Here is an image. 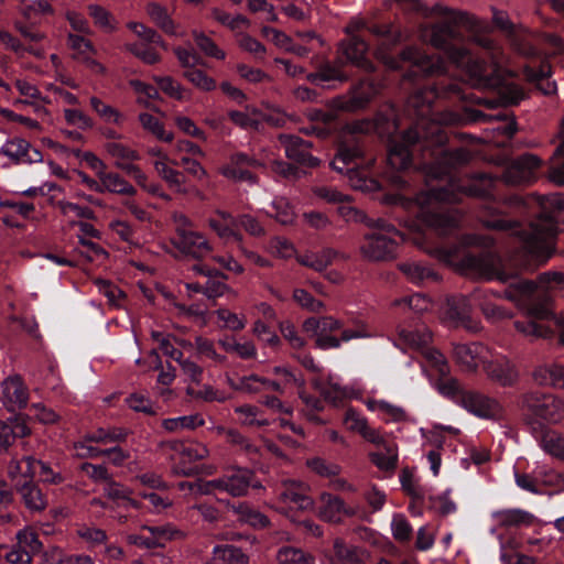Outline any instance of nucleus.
<instances>
[{
	"label": "nucleus",
	"instance_id": "nucleus-32",
	"mask_svg": "<svg viewBox=\"0 0 564 564\" xmlns=\"http://www.w3.org/2000/svg\"><path fill=\"white\" fill-rule=\"evenodd\" d=\"M557 138L560 142L551 158L547 177L555 185L564 186V117L561 120Z\"/></svg>",
	"mask_w": 564,
	"mask_h": 564
},
{
	"label": "nucleus",
	"instance_id": "nucleus-2",
	"mask_svg": "<svg viewBox=\"0 0 564 564\" xmlns=\"http://www.w3.org/2000/svg\"><path fill=\"white\" fill-rule=\"evenodd\" d=\"M532 200L540 208L538 217L530 224L529 229L517 231L524 253L534 263H523L525 269L535 270L545 265L556 252L557 221L554 213L564 210V194L532 195Z\"/></svg>",
	"mask_w": 564,
	"mask_h": 564
},
{
	"label": "nucleus",
	"instance_id": "nucleus-54",
	"mask_svg": "<svg viewBox=\"0 0 564 564\" xmlns=\"http://www.w3.org/2000/svg\"><path fill=\"white\" fill-rule=\"evenodd\" d=\"M138 118L142 128L152 133L159 140L165 142H171L173 140V132L166 131L164 129V124L154 116L148 112H141Z\"/></svg>",
	"mask_w": 564,
	"mask_h": 564
},
{
	"label": "nucleus",
	"instance_id": "nucleus-50",
	"mask_svg": "<svg viewBox=\"0 0 564 564\" xmlns=\"http://www.w3.org/2000/svg\"><path fill=\"white\" fill-rule=\"evenodd\" d=\"M205 420L198 413L183 415L177 417L164 419L162 421V427L167 432H180L183 430H195L198 426H203Z\"/></svg>",
	"mask_w": 564,
	"mask_h": 564
},
{
	"label": "nucleus",
	"instance_id": "nucleus-23",
	"mask_svg": "<svg viewBox=\"0 0 564 564\" xmlns=\"http://www.w3.org/2000/svg\"><path fill=\"white\" fill-rule=\"evenodd\" d=\"M0 155L7 156L14 164L35 163L43 159L42 153L22 138L6 141L0 148Z\"/></svg>",
	"mask_w": 564,
	"mask_h": 564
},
{
	"label": "nucleus",
	"instance_id": "nucleus-62",
	"mask_svg": "<svg viewBox=\"0 0 564 564\" xmlns=\"http://www.w3.org/2000/svg\"><path fill=\"white\" fill-rule=\"evenodd\" d=\"M551 304V297L545 296L542 301L539 302L524 303L520 308L529 318L550 319L553 316Z\"/></svg>",
	"mask_w": 564,
	"mask_h": 564
},
{
	"label": "nucleus",
	"instance_id": "nucleus-52",
	"mask_svg": "<svg viewBox=\"0 0 564 564\" xmlns=\"http://www.w3.org/2000/svg\"><path fill=\"white\" fill-rule=\"evenodd\" d=\"M383 121H387V124H388L387 133L388 134H392L397 131L398 126L395 123V119L392 113L384 118L379 117L376 121V124H373L372 122L367 121V120L355 121L349 126V130L354 133H368L373 128H376L380 133H383V132H386V130L383 128Z\"/></svg>",
	"mask_w": 564,
	"mask_h": 564
},
{
	"label": "nucleus",
	"instance_id": "nucleus-42",
	"mask_svg": "<svg viewBox=\"0 0 564 564\" xmlns=\"http://www.w3.org/2000/svg\"><path fill=\"white\" fill-rule=\"evenodd\" d=\"M147 13L149 14L152 22L155 23L166 34L174 36L185 35L184 32H180L177 30V26L175 25V23L167 13V10L164 7L154 2L149 3L147 6Z\"/></svg>",
	"mask_w": 564,
	"mask_h": 564
},
{
	"label": "nucleus",
	"instance_id": "nucleus-6",
	"mask_svg": "<svg viewBox=\"0 0 564 564\" xmlns=\"http://www.w3.org/2000/svg\"><path fill=\"white\" fill-rule=\"evenodd\" d=\"M440 96L436 87L421 88L412 94L408 99V108H412L420 120L413 128H417V131L422 133L427 132L431 137V141L442 145L446 137L443 133L441 127L435 122H427L426 117L430 115V109L434 100Z\"/></svg>",
	"mask_w": 564,
	"mask_h": 564
},
{
	"label": "nucleus",
	"instance_id": "nucleus-9",
	"mask_svg": "<svg viewBox=\"0 0 564 564\" xmlns=\"http://www.w3.org/2000/svg\"><path fill=\"white\" fill-rule=\"evenodd\" d=\"M258 167H264V164L246 153L236 152L231 154L228 161L219 169V173L234 183L257 185L259 178L251 170Z\"/></svg>",
	"mask_w": 564,
	"mask_h": 564
},
{
	"label": "nucleus",
	"instance_id": "nucleus-49",
	"mask_svg": "<svg viewBox=\"0 0 564 564\" xmlns=\"http://www.w3.org/2000/svg\"><path fill=\"white\" fill-rule=\"evenodd\" d=\"M336 254V251L333 249H324L321 252H307L297 256L296 260L300 264L321 272L332 264Z\"/></svg>",
	"mask_w": 564,
	"mask_h": 564
},
{
	"label": "nucleus",
	"instance_id": "nucleus-30",
	"mask_svg": "<svg viewBox=\"0 0 564 564\" xmlns=\"http://www.w3.org/2000/svg\"><path fill=\"white\" fill-rule=\"evenodd\" d=\"M489 294V291L480 289H477L471 293V300L479 305L485 317L491 323H498L500 321L511 318L512 313L490 302L488 300Z\"/></svg>",
	"mask_w": 564,
	"mask_h": 564
},
{
	"label": "nucleus",
	"instance_id": "nucleus-56",
	"mask_svg": "<svg viewBox=\"0 0 564 564\" xmlns=\"http://www.w3.org/2000/svg\"><path fill=\"white\" fill-rule=\"evenodd\" d=\"M15 539L17 543L14 545L23 549V551H26L32 556L40 553L42 550V543L39 540L37 533L31 528L26 527L19 530L15 534Z\"/></svg>",
	"mask_w": 564,
	"mask_h": 564
},
{
	"label": "nucleus",
	"instance_id": "nucleus-14",
	"mask_svg": "<svg viewBox=\"0 0 564 564\" xmlns=\"http://www.w3.org/2000/svg\"><path fill=\"white\" fill-rule=\"evenodd\" d=\"M310 486L301 480L286 479L276 489L279 501L289 508L308 510L314 506Z\"/></svg>",
	"mask_w": 564,
	"mask_h": 564
},
{
	"label": "nucleus",
	"instance_id": "nucleus-41",
	"mask_svg": "<svg viewBox=\"0 0 564 564\" xmlns=\"http://www.w3.org/2000/svg\"><path fill=\"white\" fill-rule=\"evenodd\" d=\"M142 532H148L153 538L159 547H165L170 541L181 540L185 533L171 523L163 525H142Z\"/></svg>",
	"mask_w": 564,
	"mask_h": 564
},
{
	"label": "nucleus",
	"instance_id": "nucleus-27",
	"mask_svg": "<svg viewBox=\"0 0 564 564\" xmlns=\"http://www.w3.org/2000/svg\"><path fill=\"white\" fill-rule=\"evenodd\" d=\"M343 52L348 62L352 65L372 72V63L367 58L368 44L360 37L352 35L349 40L341 43Z\"/></svg>",
	"mask_w": 564,
	"mask_h": 564
},
{
	"label": "nucleus",
	"instance_id": "nucleus-28",
	"mask_svg": "<svg viewBox=\"0 0 564 564\" xmlns=\"http://www.w3.org/2000/svg\"><path fill=\"white\" fill-rule=\"evenodd\" d=\"M532 379L538 386L564 389V366L552 362L535 367Z\"/></svg>",
	"mask_w": 564,
	"mask_h": 564
},
{
	"label": "nucleus",
	"instance_id": "nucleus-20",
	"mask_svg": "<svg viewBox=\"0 0 564 564\" xmlns=\"http://www.w3.org/2000/svg\"><path fill=\"white\" fill-rule=\"evenodd\" d=\"M2 404L10 412L22 410L29 402V389L20 376H11L1 383Z\"/></svg>",
	"mask_w": 564,
	"mask_h": 564
},
{
	"label": "nucleus",
	"instance_id": "nucleus-1",
	"mask_svg": "<svg viewBox=\"0 0 564 564\" xmlns=\"http://www.w3.org/2000/svg\"><path fill=\"white\" fill-rule=\"evenodd\" d=\"M468 184H458L451 180L445 187H432L427 192L416 195L415 204L419 207L417 217L437 235L444 236L455 230L460 221L457 210L444 209L440 203H456L460 193L469 196H485L492 186V180L487 174H476L468 180Z\"/></svg>",
	"mask_w": 564,
	"mask_h": 564
},
{
	"label": "nucleus",
	"instance_id": "nucleus-25",
	"mask_svg": "<svg viewBox=\"0 0 564 564\" xmlns=\"http://www.w3.org/2000/svg\"><path fill=\"white\" fill-rule=\"evenodd\" d=\"M471 304L465 296L453 297L447 302L446 315L449 319L470 332L479 329L478 322L470 317Z\"/></svg>",
	"mask_w": 564,
	"mask_h": 564
},
{
	"label": "nucleus",
	"instance_id": "nucleus-40",
	"mask_svg": "<svg viewBox=\"0 0 564 564\" xmlns=\"http://www.w3.org/2000/svg\"><path fill=\"white\" fill-rule=\"evenodd\" d=\"M492 517L501 527L531 525L534 522V516L522 509L498 510Z\"/></svg>",
	"mask_w": 564,
	"mask_h": 564
},
{
	"label": "nucleus",
	"instance_id": "nucleus-13",
	"mask_svg": "<svg viewBox=\"0 0 564 564\" xmlns=\"http://www.w3.org/2000/svg\"><path fill=\"white\" fill-rule=\"evenodd\" d=\"M382 86L373 80H361L355 86L349 96L338 97L334 100L336 108L354 112L364 109L381 90Z\"/></svg>",
	"mask_w": 564,
	"mask_h": 564
},
{
	"label": "nucleus",
	"instance_id": "nucleus-31",
	"mask_svg": "<svg viewBox=\"0 0 564 564\" xmlns=\"http://www.w3.org/2000/svg\"><path fill=\"white\" fill-rule=\"evenodd\" d=\"M341 68V61H335L333 63L326 62L322 64L316 72L307 74L306 79L315 85L335 80L345 83L348 80V76L343 72Z\"/></svg>",
	"mask_w": 564,
	"mask_h": 564
},
{
	"label": "nucleus",
	"instance_id": "nucleus-58",
	"mask_svg": "<svg viewBox=\"0 0 564 564\" xmlns=\"http://www.w3.org/2000/svg\"><path fill=\"white\" fill-rule=\"evenodd\" d=\"M514 327L524 337L531 339L550 338L553 335V330L550 327L540 325L529 317L527 321L514 322Z\"/></svg>",
	"mask_w": 564,
	"mask_h": 564
},
{
	"label": "nucleus",
	"instance_id": "nucleus-29",
	"mask_svg": "<svg viewBox=\"0 0 564 564\" xmlns=\"http://www.w3.org/2000/svg\"><path fill=\"white\" fill-rule=\"evenodd\" d=\"M334 553L329 557L330 564H365L367 552L358 546L348 545L341 539H336L333 545Z\"/></svg>",
	"mask_w": 564,
	"mask_h": 564
},
{
	"label": "nucleus",
	"instance_id": "nucleus-37",
	"mask_svg": "<svg viewBox=\"0 0 564 564\" xmlns=\"http://www.w3.org/2000/svg\"><path fill=\"white\" fill-rule=\"evenodd\" d=\"M399 269L409 281L415 284L438 280L437 273L432 268L416 261L400 263Z\"/></svg>",
	"mask_w": 564,
	"mask_h": 564
},
{
	"label": "nucleus",
	"instance_id": "nucleus-3",
	"mask_svg": "<svg viewBox=\"0 0 564 564\" xmlns=\"http://www.w3.org/2000/svg\"><path fill=\"white\" fill-rule=\"evenodd\" d=\"M431 12L433 14L443 15L446 20L424 28L422 37L433 47L444 52L454 41L460 40L457 25H463L468 31H476L479 26L478 19L464 11H455L447 7L436 4L432 8Z\"/></svg>",
	"mask_w": 564,
	"mask_h": 564
},
{
	"label": "nucleus",
	"instance_id": "nucleus-18",
	"mask_svg": "<svg viewBox=\"0 0 564 564\" xmlns=\"http://www.w3.org/2000/svg\"><path fill=\"white\" fill-rule=\"evenodd\" d=\"M171 243L181 253L194 259H203L213 251V247L206 236L194 229L183 231L180 236H174L171 239Z\"/></svg>",
	"mask_w": 564,
	"mask_h": 564
},
{
	"label": "nucleus",
	"instance_id": "nucleus-24",
	"mask_svg": "<svg viewBox=\"0 0 564 564\" xmlns=\"http://www.w3.org/2000/svg\"><path fill=\"white\" fill-rule=\"evenodd\" d=\"M370 336L371 334L368 326L364 322H356L352 328L343 329L340 338L332 336L330 334L321 333L315 340V345L323 350L337 349L341 346V343L368 338Z\"/></svg>",
	"mask_w": 564,
	"mask_h": 564
},
{
	"label": "nucleus",
	"instance_id": "nucleus-26",
	"mask_svg": "<svg viewBox=\"0 0 564 564\" xmlns=\"http://www.w3.org/2000/svg\"><path fill=\"white\" fill-rule=\"evenodd\" d=\"M14 86L23 98L17 99L13 105H30L34 107L36 113H46L43 105L50 104L51 100L41 94L36 85L26 79L18 78L14 80Z\"/></svg>",
	"mask_w": 564,
	"mask_h": 564
},
{
	"label": "nucleus",
	"instance_id": "nucleus-48",
	"mask_svg": "<svg viewBox=\"0 0 564 564\" xmlns=\"http://www.w3.org/2000/svg\"><path fill=\"white\" fill-rule=\"evenodd\" d=\"M539 286L538 279L535 281L519 280L510 284L505 296L521 307L525 303V299L531 296Z\"/></svg>",
	"mask_w": 564,
	"mask_h": 564
},
{
	"label": "nucleus",
	"instance_id": "nucleus-63",
	"mask_svg": "<svg viewBox=\"0 0 564 564\" xmlns=\"http://www.w3.org/2000/svg\"><path fill=\"white\" fill-rule=\"evenodd\" d=\"M542 448L551 456L564 462V435L551 431L541 440Z\"/></svg>",
	"mask_w": 564,
	"mask_h": 564
},
{
	"label": "nucleus",
	"instance_id": "nucleus-7",
	"mask_svg": "<svg viewBox=\"0 0 564 564\" xmlns=\"http://www.w3.org/2000/svg\"><path fill=\"white\" fill-rule=\"evenodd\" d=\"M445 52L456 67L467 73L474 86L490 87L495 85V79L489 76L487 64L474 58L469 50L452 44Z\"/></svg>",
	"mask_w": 564,
	"mask_h": 564
},
{
	"label": "nucleus",
	"instance_id": "nucleus-5",
	"mask_svg": "<svg viewBox=\"0 0 564 564\" xmlns=\"http://www.w3.org/2000/svg\"><path fill=\"white\" fill-rule=\"evenodd\" d=\"M524 412L541 423L556 424L564 419V400L540 391H530L521 397Z\"/></svg>",
	"mask_w": 564,
	"mask_h": 564
},
{
	"label": "nucleus",
	"instance_id": "nucleus-17",
	"mask_svg": "<svg viewBox=\"0 0 564 564\" xmlns=\"http://www.w3.org/2000/svg\"><path fill=\"white\" fill-rule=\"evenodd\" d=\"M394 237L382 232L368 234L360 247L361 253L371 261L392 259L398 246Z\"/></svg>",
	"mask_w": 564,
	"mask_h": 564
},
{
	"label": "nucleus",
	"instance_id": "nucleus-38",
	"mask_svg": "<svg viewBox=\"0 0 564 564\" xmlns=\"http://www.w3.org/2000/svg\"><path fill=\"white\" fill-rule=\"evenodd\" d=\"M527 78L536 84V87L544 94L551 95L556 91V85L550 80L551 65L546 62L541 63L539 68L527 66L524 68Z\"/></svg>",
	"mask_w": 564,
	"mask_h": 564
},
{
	"label": "nucleus",
	"instance_id": "nucleus-59",
	"mask_svg": "<svg viewBox=\"0 0 564 564\" xmlns=\"http://www.w3.org/2000/svg\"><path fill=\"white\" fill-rule=\"evenodd\" d=\"M307 468L319 477L332 479L338 476L341 467L322 457H312L306 460Z\"/></svg>",
	"mask_w": 564,
	"mask_h": 564
},
{
	"label": "nucleus",
	"instance_id": "nucleus-51",
	"mask_svg": "<svg viewBox=\"0 0 564 564\" xmlns=\"http://www.w3.org/2000/svg\"><path fill=\"white\" fill-rule=\"evenodd\" d=\"M218 345L227 352H234L241 359H252L257 357L256 345L251 340L238 343L234 337L226 336L218 340Z\"/></svg>",
	"mask_w": 564,
	"mask_h": 564
},
{
	"label": "nucleus",
	"instance_id": "nucleus-46",
	"mask_svg": "<svg viewBox=\"0 0 564 564\" xmlns=\"http://www.w3.org/2000/svg\"><path fill=\"white\" fill-rule=\"evenodd\" d=\"M25 507L32 511H42L46 508L47 501L37 485L23 482L17 488Z\"/></svg>",
	"mask_w": 564,
	"mask_h": 564
},
{
	"label": "nucleus",
	"instance_id": "nucleus-15",
	"mask_svg": "<svg viewBox=\"0 0 564 564\" xmlns=\"http://www.w3.org/2000/svg\"><path fill=\"white\" fill-rule=\"evenodd\" d=\"M541 159L527 153L516 159L503 172L502 180L508 185H522L535 178V172L541 166Z\"/></svg>",
	"mask_w": 564,
	"mask_h": 564
},
{
	"label": "nucleus",
	"instance_id": "nucleus-55",
	"mask_svg": "<svg viewBox=\"0 0 564 564\" xmlns=\"http://www.w3.org/2000/svg\"><path fill=\"white\" fill-rule=\"evenodd\" d=\"M89 101L91 108L102 121L115 124H121L123 122L124 116L118 109L95 96L91 97Z\"/></svg>",
	"mask_w": 564,
	"mask_h": 564
},
{
	"label": "nucleus",
	"instance_id": "nucleus-61",
	"mask_svg": "<svg viewBox=\"0 0 564 564\" xmlns=\"http://www.w3.org/2000/svg\"><path fill=\"white\" fill-rule=\"evenodd\" d=\"M279 564H314V557L301 549L283 546L276 553Z\"/></svg>",
	"mask_w": 564,
	"mask_h": 564
},
{
	"label": "nucleus",
	"instance_id": "nucleus-53",
	"mask_svg": "<svg viewBox=\"0 0 564 564\" xmlns=\"http://www.w3.org/2000/svg\"><path fill=\"white\" fill-rule=\"evenodd\" d=\"M235 413L239 416V423L249 427H262L269 425V420L261 415V410L251 404H242L235 408Z\"/></svg>",
	"mask_w": 564,
	"mask_h": 564
},
{
	"label": "nucleus",
	"instance_id": "nucleus-35",
	"mask_svg": "<svg viewBox=\"0 0 564 564\" xmlns=\"http://www.w3.org/2000/svg\"><path fill=\"white\" fill-rule=\"evenodd\" d=\"M494 22L495 24L502 31L507 32L511 37V43L513 47L522 55L532 56L535 55V48L529 43L524 42V40H520L518 34L516 33L514 25L510 22L508 15L503 12H495L494 13Z\"/></svg>",
	"mask_w": 564,
	"mask_h": 564
},
{
	"label": "nucleus",
	"instance_id": "nucleus-45",
	"mask_svg": "<svg viewBox=\"0 0 564 564\" xmlns=\"http://www.w3.org/2000/svg\"><path fill=\"white\" fill-rule=\"evenodd\" d=\"M262 32L265 36L270 37L271 41L276 46L285 50L286 52L293 53L296 56L305 57L310 53V50L307 47L294 44L292 39L280 30L270 26H264L262 29Z\"/></svg>",
	"mask_w": 564,
	"mask_h": 564
},
{
	"label": "nucleus",
	"instance_id": "nucleus-57",
	"mask_svg": "<svg viewBox=\"0 0 564 564\" xmlns=\"http://www.w3.org/2000/svg\"><path fill=\"white\" fill-rule=\"evenodd\" d=\"M102 490L105 496L113 501H124L132 508H139V502L130 497L131 490L128 487L115 481L113 479L105 484Z\"/></svg>",
	"mask_w": 564,
	"mask_h": 564
},
{
	"label": "nucleus",
	"instance_id": "nucleus-47",
	"mask_svg": "<svg viewBox=\"0 0 564 564\" xmlns=\"http://www.w3.org/2000/svg\"><path fill=\"white\" fill-rule=\"evenodd\" d=\"M171 449L177 453L185 462L194 463L208 457L209 451L206 445L198 442L181 443L172 442Z\"/></svg>",
	"mask_w": 564,
	"mask_h": 564
},
{
	"label": "nucleus",
	"instance_id": "nucleus-11",
	"mask_svg": "<svg viewBox=\"0 0 564 564\" xmlns=\"http://www.w3.org/2000/svg\"><path fill=\"white\" fill-rule=\"evenodd\" d=\"M479 26L476 31H469L473 33L470 41L476 45L480 46L485 50L487 57L490 61V64L487 65L489 70V76L495 79V85L498 82V77L500 75V69L502 65L506 63V55L502 47L496 42L494 39L485 34L484 32L487 30L488 25L478 19Z\"/></svg>",
	"mask_w": 564,
	"mask_h": 564
},
{
	"label": "nucleus",
	"instance_id": "nucleus-4",
	"mask_svg": "<svg viewBox=\"0 0 564 564\" xmlns=\"http://www.w3.org/2000/svg\"><path fill=\"white\" fill-rule=\"evenodd\" d=\"M376 56L390 69H400L403 64H410L424 76H440L447 72L446 62L438 55H426L415 46L404 47L398 56H392L378 48Z\"/></svg>",
	"mask_w": 564,
	"mask_h": 564
},
{
	"label": "nucleus",
	"instance_id": "nucleus-64",
	"mask_svg": "<svg viewBox=\"0 0 564 564\" xmlns=\"http://www.w3.org/2000/svg\"><path fill=\"white\" fill-rule=\"evenodd\" d=\"M391 533L399 543H406L412 539L413 528L404 514L395 513L392 517Z\"/></svg>",
	"mask_w": 564,
	"mask_h": 564
},
{
	"label": "nucleus",
	"instance_id": "nucleus-60",
	"mask_svg": "<svg viewBox=\"0 0 564 564\" xmlns=\"http://www.w3.org/2000/svg\"><path fill=\"white\" fill-rule=\"evenodd\" d=\"M19 12L31 18L37 14H53L54 10L48 0H14Z\"/></svg>",
	"mask_w": 564,
	"mask_h": 564
},
{
	"label": "nucleus",
	"instance_id": "nucleus-16",
	"mask_svg": "<svg viewBox=\"0 0 564 564\" xmlns=\"http://www.w3.org/2000/svg\"><path fill=\"white\" fill-rule=\"evenodd\" d=\"M484 372L491 382L502 388L514 387L520 379L517 365L506 356L484 362Z\"/></svg>",
	"mask_w": 564,
	"mask_h": 564
},
{
	"label": "nucleus",
	"instance_id": "nucleus-34",
	"mask_svg": "<svg viewBox=\"0 0 564 564\" xmlns=\"http://www.w3.org/2000/svg\"><path fill=\"white\" fill-rule=\"evenodd\" d=\"M98 180H100L101 194L105 192L133 197L137 189L120 174L115 172H106Z\"/></svg>",
	"mask_w": 564,
	"mask_h": 564
},
{
	"label": "nucleus",
	"instance_id": "nucleus-12",
	"mask_svg": "<svg viewBox=\"0 0 564 564\" xmlns=\"http://www.w3.org/2000/svg\"><path fill=\"white\" fill-rule=\"evenodd\" d=\"M460 406L481 419H498L503 412L497 399L477 390H467L462 397Z\"/></svg>",
	"mask_w": 564,
	"mask_h": 564
},
{
	"label": "nucleus",
	"instance_id": "nucleus-43",
	"mask_svg": "<svg viewBox=\"0 0 564 564\" xmlns=\"http://www.w3.org/2000/svg\"><path fill=\"white\" fill-rule=\"evenodd\" d=\"M214 564H249V556L234 545H216L213 549Z\"/></svg>",
	"mask_w": 564,
	"mask_h": 564
},
{
	"label": "nucleus",
	"instance_id": "nucleus-21",
	"mask_svg": "<svg viewBox=\"0 0 564 564\" xmlns=\"http://www.w3.org/2000/svg\"><path fill=\"white\" fill-rule=\"evenodd\" d=\"M487 348L480 343L455 344L453 346V357L462 371L474 373L479 364L486 362Z\"/></svg>",
	"mask_w": 564,
	"mask_h": 564
},
{
	"label": "nucleus",
	"instance_id": "nucleus-10",
	"mask_svg": "<svg viewBox=\"0 0 564 564\" xmlns=\"http://www.w3.org/2000/svg\"><path fill=\"white\" fill-rule=\"evenodd\" d=\"M423 141L426 145H434L435 142L431 141L429 133L417 131V128H410L402 134L401 142L390 141L388 151V163L394 170H404L411 163L410 145Z\"/></svg>",
	"mask_w": 564,
	"mask_h": 564
},
{
	"label": "nucleus",
	"instance_id": "nucleus-36",
	"mask_svg": "<svg viewBox=\"0 0 564 564\" xmlns=\"http://www.w3.org/2000/svg\"><path fill=\"white\" fill-rule=\"evenodd\" d=\"M106 152L115 160V166L126 171L134 161L140 159L139 153L128 145L110 141L105 144Z\"/></svg>",
	"mask_w": 564,
	"mask_h": 564
},
{
	"label": "nucleus",
	"instance_id": "nucleus-39",
	"mask_svg": "<svg viewBox=\"0 0 564 564\" xmlns=\"http://www.w3.org/2000/svg\"><path fill=\"white\" fill-rule=\"evenodd\" d=\"M441 162L440 164L446 165V167L441 172H436V166H430L429 174L434 177H440L441 174L447 173V169L457 167L464 164H467L471 159V152L465 148H458L455 150H442L441 152Z\"/></svg>",
	"mask_w": 564,
	"mask_h": 564
},
{
	"label": "nucleus",
	"instance_id": "nucleus-44",
	"mask_svg": "<svg viewBox=\"0 0 564 564\" xmlns=\"http://www.w3.org/2000/svg\"><path fill=\"white\" fill-rule=\"evenodd\" d=\"M364 150L357 143L354 144H340L336 156L330 162L333 170L344 173L348 165L352 164L357 159L361 158Z\"/></svg>",
	"mask_w": 564,
	"mask_h": 564
},
{
	"label": "nucleus",
	"instance_id": "nucleus-22",
	"mask_svg": "<svg viewBox=\"0 0 564 564\" xmlns=\"http://www.w3.org/2000/svg\"><path fill=\"white\" fill-rule=\"evenodd\" d=\"M218 478L219 481L216 485L220 487V492L231 497H243L249 491L254 474L247 468H236Z\"/></svg>",
	"mask_w": 564,
	"mask_h": 564
},
{
	"label": "nucleus",
	"instance_id": "nucleus-8",
	"mask_svg": "<svg viewBox=\"0 0 564 564\" xmlns=\"http://www.w3.org/2000/svg\"><path fill=\"white\" fill-rule=\"evenodd\" d=\"M460 263L486 280L507 283L516 276L513 273L506 272L501 259L491 252L466 253L460 259Z\"/></svg>",
	"mask_w": 564,
	"mask_h": 564
},
{
	"label": "nucleus",
	"instance_id": "nucleus-19",
	"mask_svg": "<svg viewBox=\"0 0 564 564\" xmlns=\"http://www.w3.org/2000/svg\"><path fill=\"white\" fill-rule=\"evenodd\" d=\"M284 148L285 156L301 165L316 167L319 160L311 154L312 143L294 134H280L278 137Z\"/></svg>",
	"mask_w": 564,
	"mask_h": 564
},
{
	"label": "nucleus",
	"instance_id": "nucleus-33",
	"mask_svg": "<svg viewBox=\"0 0 564 564\" xmlns=\"http://www.w3.org/2000/svg\"><path fill=\"white\" fill-rule=\"evenodd\" d=\"M321 507L318 508V517L327 522H338L343 513L350 514L345 509V502L337 496L328 492L321 495Z\"/></svg>",
	"mask_w": 564,
	"mask_h": 564
}]
</instances>
